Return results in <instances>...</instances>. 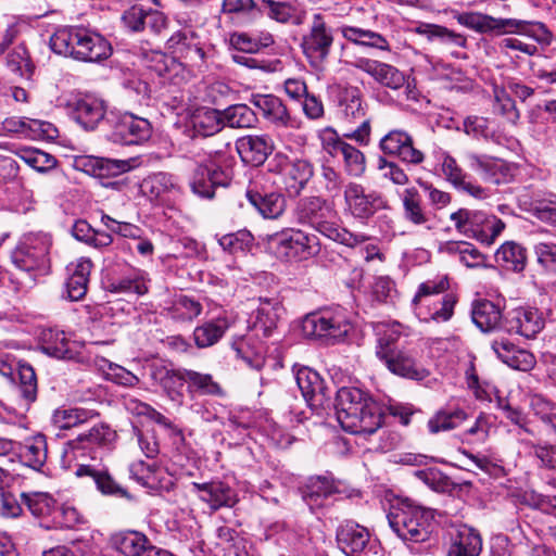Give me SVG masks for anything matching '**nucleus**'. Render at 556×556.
Returning <instances> with one entry per match:
<instances>
[{"mask_svg": "<svg viewBox=\"0 0 556 556\" xmlns=\"http://www.w3.org/2000/svg\"><path fill=\"white\" fill-rule=\"evenodd\" d=\"M298 223L307 225L320 235L344 244L354 247L366 240L363 235H354L340 227L337 211L320 197H305L298 201L294 208Z\"/></svg>", "mask_w": 556, "mask_h": 556, "instance_id": "f257e3e1", "label": "nucleus"}, {"mask_svg": "<svg viewBox=\"0 0 556 556\" xmlns=\"http://www.w3.org/2000/svg\"><path fill=\"white\" fill-rule=\"evenodd\" d=\"M50 48L60 55L90 63L112 54V46L102 35L83 27L59 28L50 37Z\"/></svg>", "mask_w": 556, "mask_h": 556, "instance_id": "f03ea898", "label": "nucleus"}, {"mask_svg": "<svg viewBox=\"0 0 556 556\" xmlns=\"http://www.w3.org/2000/svg\"><path fill=\"white\" fill-rule=\"evenodd\" d=\"M454 17L460 25L479 34L493 36L515 34L530 37L538 42L547 41L551 35L546 26L536 21L494 17L481 12H462Z\"/></svg>", "mask_w": 556, "mask_h": 556, "instance_id": "7ed1b4c3", "label": "nucleus"}, {"mask_svg": "<svg viewBox=\"0 0 556 556\" xmlns=\"http://www.w3.org/2000/svg\"><path fill=\"white\" fill-rule=\"evenodd\" d=\"M338 114L343 124L350 129L343 132V137L357 142L359 146H368L371 134V118L368 115L369 105L363 91L355 86H346L339 90L337 96Z\"/></svg>", "mask_w": 556, "mask_h": 556, "instance_id": "20e7f679", "label": "nucleus"}, {"mask_svg": "<svg viewBox=\"0 0 556 556\" xmlns=\"http://www.w3.org/2000/svg\"><path fill=\"white\" fill-rule=\"evenodd\" d=\"M387 518L393 532L405 542H426L434 529L432 511L409 500L392 505Z\"/></svg>", "mask_w": 556, "mask_h": 556, "instance_id": "39448f33", "label": "nucleus"}, {"mask_svg": "<svg viewBox=\"0 0 556 556\" xmlns=\"http://www.w3.org/2000/svg\"><path fill=\"white\" fill-rule=\"evenodd\" d=\"M235 159L222 151L199 164L192 175L190 187L193 193L203 199H213L215 190L228 187L233 177Z\"/></svg>", "mask_w": 556, "mask_h": 556, "instance_id": "423d86ee", "label": "nucleus"}, {"mask_svg": "<svg viewBox=\"0 0 556 556\" xmlns=\"http://www.w3.org/2000/svg\"><path fill=\"white\" fill-rule=\"evenodd\" d=\"M267 245L278 260L290 263L307 261L320 251L315 236L293 228L268 235Z\"/></svg>", "mask_w": 556, "mask_h": 556, "instance_id": "0eeeda50", "label": "nucleus"}, {"mask_svg": "<svg viewBox=\"0 0 556 556\" xmlns=\"http://www.w3.org/2000/svg\"><path fill=\"white\" fill-rule=\"evenodd\" d=\"M50 237L45 233H29L23 237L12 252L14 266L34 282L37 273H45L49 265Z\"/></svg>", "mask_w": 556, "mask_h": 556, "instance_id": "6e6552de", "label": "nucleus"}, {"mask_svg": "<svg viewBox=\"0 0 556 556\" xmlns=\"http://www.w3.org/2000/svg\"><path fill=\"white\" fill-rule=\"evenodd\" d=\"M333 42V29L323 14L315 13L300 43L302 52L312 67L316 70L324 68Z\"/></svg>", "mask_w": 556, "mask_h": 556, "instance_id": "1a4fd4ad", "label": "nucleus"}, {"mask_svg": "<svg viewBox=\"0 0 556 556\" xmlns=\"http://www.w3.org/2000/svg\"><path fill=\"white\" fill-rule=\"evenodd\" d=\"M268 169L282 176L285 189L293 198L301 194L314 176V166L308 160H290L281 152L276 153L269 161Z\"/></svg>", "mask_w": 556, "mask_h": 556, "instance_id": "9d476101", "label": "nucleus"}, {"mask_svg": "<svg viewBox=\"0 0 556 556\" xmlns=\"http://www.w3.org/2000/svg\"><path fill=\"white\" fill-rule=\"evenodd\" d=\"M350 329L351 325L345 316L332 311L308 314L302 321V332L306 338L325 339L331 342L344 338Z\"/></svg>", "mask_w": 556, "mask_h": 556, "instance_id": "9b49d317", "label": "nucleus"}, {"mask_svg": "<svg viewBox=\"0 0 556 556\" xmlns=\"http://www.w3.org/2000/svg\"><path fill=\"white\" fill-rule=\"evenodd\" d=\"M106 122L112 125L110 140L119 144H139L151 137L152 127L148 119L130 113H111Z\"/></svg>", "mask_w": 556, "mask_h": 556, "instance_id": "f8f14e48", "label": "nucleus"}, {"mask_svg": "<svg viewBox=\"0 0 556 556\" xmlns=\"http://www.w3.org/2000/svg\"><path fill=\"white\" fill-rule=\"evenodd\" d=\"M380 362L393 375L405 379L421 381L430 375L421 363V353L409 345H402Z\"/></svg>", "mask_w": 556, "mask_h": 556, "instance_id": "ddd939ff", "label": "nucleus"}, {"mask_svg": "<svg viewBox=\"0 0 556 556\" xmlns=\"http://www.w3.org/2000/svg\"><path fill=\"white\" fill-rule=\"evenodd\" d=\"M379 149L389 156H394L403 163L419 165L425 161V154L415 148L412 135L403 129H392L379 141Z\"/></svg>", "mask_w": 556, "mask_h": 556, "instance_id": "4468645a", "label": "nucleus"}, {"mask_svg": "<svg viewBox=\"0 0 556 556\" xmlns=\"http://www.w3.org/2000/svg\"><path fill=\"white\" fill-rule=\"evenodd\" d=\"M72 118L86 130H93L106 121L105 102L92 96L74 97L66 102Z\"/></svg>", "mask_w": 556, "mask_h": 556, "instance_id": "2eb2a0df", "label": "nucleus"}, {"mask_svg": "<svg viewBox=\"0 0 556 556\" xmlns=\"http://www.w3.org/2000/svg\"><path fill=\"white\" fill-rule=\"evenodd\" d=\"M344 199L352 215L367 219L387 207V200L378 192L365 193L362 185L351 182L345 187Z\"/></svg>", "mask_w": 556, "mask_h": 556, "instance_id": "dca6fc26", "label": "nucleus"}, {"mask_svg": "<svg viewBox=\"0 0 556 556\" xmlns=\"http://www.w3.org/2000/svg\"><path fill=\"white\" fill-rule=\"evenodd\" d=\"M544 328V318L535 308L517 307L509 311L503 320V331L516 333L527 339L535 336Z\"/></svg>", "mask_w": 556, "mask_h": 556, "instance_id": "f3484780", "label": "nucleus"}, {"mask_svg": "<svg viewBox=\"0 0 556 556\" xmlns=\"http://www.w3.org/2000/svg\"><path fill=\"white\" fill-rule=\"evenodd\" d=\"M370 395L355 387H343L336 394V415L342 428H355L359 420L356 417L357 407Z\"/></svg>", "mask_w": 556, "mask_h": 556, "instance_id": "a211bd4d", "label": "nucleus"}, {"mask_svg": "<svg viewBox=\"0 0 556 556\" xmlns=\"http://www.w3.org/2000/svg\"><path fill=\"white\" fill-rule=\"evenodd\" d=\"M283 306L277 298H260L258 306L251 316V329L256 336L268 338L277 328L283 313Z\"/></svg>", "mask_w": 556, "mask_h": 556, "instance_id": "6ab92c4d", "label": "nucleus"}, {"mask_svg": "<svg viewBox=\"0 0 556 556\" xmlns=\"http://www.w3.org/2000/svg\"><path fill=\"white\" fill-rule=\"evenodd\" d=\"M250 103L260 110L263 117L277 128H293L296 121L290 115L282 100L274 94H252Z\"/></svg>", "mask_w": 556, "mask_h": 556, "instance_id": "aec40b11", "label": "nucleus"}, {"mask_svg": "<svg viewBox=\"0 0 556 556\" xmlns=\"http://www.w3.org/2000/svg\"><path fill=\"white\" fill-rule=\"evenodd\" d=\"M75 475L78 478L92 480L102 495L125 498L129 502L135 500L134 495L118 483L106 469H99L91 465H79Z\"/></svg>", "mask_w": 556, "mask_h": 556, "instance_id": "412c9836", "label": "nucleus"}, {"mask_svg": "<svg viewBox=\"0 0 556 556\" xmlns=\"http://www.w3.org/2000/svg\"><path fill=\"white\" fill-rule=\"evenodd\" d=\"M241 160L252 166H261L274 151V141L268 135H248L236 143Z\"/></svg>", "mask_w": 556, "mask_h": 556, "instance_id": "4be33fe9", "label": "nucleus"}, {"mask_svg": "<svg viewBox=\"0 0 556 556\" xmlns=\"http://www.w3.org/2000/svg\"><path fill=\"white\" fill-rule=\"evenodd\" d=\"M295 381L311 407H324L330 400L326 393L324 381L317 371L308 367H302L295 372Z\"/></svg>", "mask_w": 556, "mask_h": 556, "instance_id": "5701e85b", "label": "nucleus"}, {"mask_svg": "<svg viewBox=\"0 0 556 556\" xmlns=\"http://www.w3.org/2000/svg\"><path fill=\"white\" fill-rule=\"evenodd\" d=\"M491 348L497 357L513 369L529 371L536 364V359L531 352L518 348L508 339H496L492 341Z\"/></svg>", "mask_w": 556, "mask_h": 556, "instance_id": "b1692460", "label": "nucleus"}, {"mask_svg": "<svg viewBox=\"0 0 556 556\" xmlns=\"http://www.w3.org/2000/svg\"><path fill=\"white\" fill-rule=\"evenodd\" d=\"M482 551V539L478 531L460 526L450 534L445 556H479Z\"/></svg>", "mask_w": 556, "mask_h": 556, "instance_id": "393cba45", "label": "nucleus"}, {"mask_svg": "<svg viewBox=\"0 0 556 556\" xmlns=\"http://www.w3.org/2000/svg\"><path fill=\"white\" fill-rule=\"evenodd\" d=\"M299 491L302 500L313 510L321 507L326 498L339 493V488L336 480L330 476H314L309 477Z\"/></svg>", "mask_w": 556, "mask_h": 556, "instance_id": "a878e982", "label": "nucleus"}, {"mask_svg": "<svg viewBox=\"0 0 556 556\" xmlns=\"http://www.w3.org/2000/svg\"><path fill=\"white\" fill-rule=\"evenodd\" d=\"M336 539L339 548L351 556L364 551L369 541V532L365 527L346 520L338 527Z\"/></svg>", "mask_w": 556, "mask_h": 556, "instance_id": "bb28decb", "label": "nucleus"}, {"mask_svg": "<svg viewBox=\"0 0 556 556\" xmlns=\"http://www.w3.org/2000/svg\"><path fill=\"white\" fill-rule=\"evenodd\" d=\"M193 488L200 493V500L207 503L213 510L232 507L238 501L235 490L222 481L194 482Z\"/></svg>", "mask_w": 556, "mask_h": 556, "instance_id": "cd10ccee", "label": "nucleus"}, {"mask_svg": "<svg viewBox=\"0 0 556 556\" xmlns=\"http://www.w3.org/2000/svg\"><path fill=\"white\" fill-rule=\"evenodd\" d=\"M247 199L253 207L264 217L276 219L286 208V199L278 191H260L256 187L247 190Z\"/></svg>", "mask_w": 556, "mask_h": 556, "instance_id": "c85d7f7f", "label": "nucleus"}, {"mask_svg": "<svg viewBox=\"0 0 556 556\" xmlns=\"http://www.w3.org/2000/svg\"><path fill=\"white\" fill-rule=\"evenodd\" d=\"M442 173L445 179L457 190L464 191L476 199H484L488 193L481 186L473 184L470 176L463 170L456 160L451 155H445L442 161Z\"/></svg>", "mask_w": 556, "mask_h": 556, "instance_id": "c756f323", "label": "nucleus"}, {"mask_svg": "<svg viewBox=\"0 0 556 556\" xmlns=\"http://www.w3.org/2000/svg\"><path fill=\"white\" fill-rule=\"evenodd\" d=\"M490 217L480 211L468 208H459L450 216L457 231L480 242L481 239L486 238L484 226L489 223Z\"/></svg>", "mask_w": 556, "mask_h": 556, "instance_id": "7c9ffc66", "label": "nucleus"}, {"mask_svg": "<svg viewBox=\"0 0 556 556\" xmlns=\"http://www.w3.org/2000/svg\"><path fill=\"white\" fill-rule=\"evenodd\" d=\"M110 543L123 556H144L152 544L144 533L136 530L118 531L112 534Z\"/></svg>", "mask_w": 556, "mask_h": 556, "instance_id": "2f4dec72", "label": "nucleus"}, {"mask_svg": "<svg viewBox=\"0 0 556 556\" xmlns=\"http://www.w3.org/2000/svg\"><path fill=\"white\" fill-rule=\"evenodd\" d=\"M356 417L359 420L355 428H343L351 433L372 434L382 425L383 412L382 407L371 396L367 397L356 410Z\"/></svg>", "mask_w": 556, "mask_h": 556, "instance_id": "473e14b6", "label": "nucleus"}, {"mask_svg": "<svg viewBox=\"0 0 556 556\" xmlns=\"http://www.w3.org/2000/svg\"><path fill=\"white\" fill-rule=\"evenodd\" d=\"M167 47L178 58L191 63L202 62L205 56L203 48L197 41V35L190 30L174 33L167 40Z\"/></svg>", "mask_w": 556, "mask_h": 556, "instance_id": "72a5a7b5", "label": "nucleus"}, {"mask_svg": "<svg viewBox=\"0 0 556 556\" xmlns=\"http://www.w3.org/2000/svg\"><path fill=\"white\" fill-rule=\"evenodd\" d=\"M193 137H210L219 132L225 126L222 111L212 108H199L191 117Z\"/></svg>", "mask_w": 556, "mask_h": 556, "instance_id": "f704fd0d", "label": "nucleus"}, {"mask_svg": "<svg viewBox=\"0 0 556 556\" xmlns=\"http://www.w3.org/2000/svg\"><path fill=\"white\" fill-rule=\"evenodd\" d=\"M475 325L483 332L503 331V320L500 306L489 300L477 302L471 311Z\"/></svg>", "mask_w": 556, "mask_h": 556, "instance_id": "c9c22d12", "label": "nucleus"}, {"mask_svg": "<svg viewBox=\"0 0 556 556\" xmlns=\"http://www.w3.org/2000/svg\"><path fill=\"white\" fill-rule=\"evenodd\" d=\"M17 455L25 466L39 470L47 460V440L43 434H36L25 440L24 443H17Z\"/></svg>", "mask_w": 556, "mask_h": 556, "instance_id": "e433bc0d", "label": "nucleus"}, {"mask_svg": "<svg viewBox=\"0 0 556 556\" xmlns=\"http://www.w3.org/2000/svg\"><path fill=\"white\" fill-rule=\"evenodd\" d=\"M185 369H169L165 366H154L151 371V377L155 380L164 390L166 395L175 402L182 401L181 388L185 380Z\"/></svg>", "mask_w": 556, "mask_h": 556, "instance_id": "4c0bfd02", "label": "nucleus"}, {"mask_svg": "<svg viewBox=\"0 0 556 556\" xmlns=\"http://www.w3.org/2000/svg\"><path fill=\"white\" fill-rule=\"evenodd\" d=\"M467 419L468 414L465 409L458 406H445L434 413L428 420L427 427L430 433L435 434L458 428Z\"/></svg>", "mask_w": 556, "mask_h": 556, "instance_id": "58836bf2", "label": "nucleus"}, {"mask_svg": "<svg viewBox=\"0 0 556 556\" xmlns=\"http://www.w3.org/2000/svg\"><path fill=\"white\" fill-rule=\"evenodd\" d=\"M341 34L345 40L356 46L378 49L381 51H390L391 49L388 39L371 29L356 26H343L341 28Z\"/></svg>", "mask_w": 556, "mask_h": 556, "instance_id": "ea45409f", "label": "nucleus"}, {"mask_svg": "<svg viewBox=\"0 0 556 556\" xmlns=\"http://www.w3.org/2000/svg\"><path fill=\"white\" fill-rule=\"evenodd\" d=\"M141 191L150 199L164 200L166 195L179 192V187L173 175L161 172L143 179Z\"/></svg>", "mask_w": 556, "mask_h": 556, "instance_id": "a19ab883", "label": "nucleus"}, {"mask_svg": "<svg viewBox=\"0 0 556 556\" xmlns=\"http://www.w3.org/2000/svg\"><path fill=\"white\" fill-rule=\"evenodd\" d=\"M495 262L508 270L522 271L527 264V250L519 243L507 241L495 252Z\"/></svg>", "mask_w": 556, "mask_h": 556, "instance_id": "79ce46f5", "label": "nucleus"}, {"mask_svg": "<svg viewBox=\"0 0 556 556\" xmlns=\"http://www.w3.org/2000/svg\"><path fill=\"white\" fill-rule=\"evenodd\" d=\"M92 263L88 258H80L75 264L72 275L66 281L67 298L72 301L81 300L86 293Z\"/></svg>", "mask_w": 556, "mask_h": 556, "instance_id": "37998d69", "label": "nucleus"}, {"mask_svg": "<svg viewBox=\"0 0 556 556\" xmlns=\"http://www.w3.org/2000/svg\"><path fill=\"white\" fill-rule=\"evenodd\" d=\"M73 237L94 249L102 250L113 243L111 233L94 229L88 222L84 219L76 220L72 227Z\"/></svg>", "mask_w": 556, "mask_h": 556, "instance_id": "c03bdc74", "label": "nucleus"}, {"mask_svg": "<svg viewBox=\"0 0 556 556\" xmlns=\"http://www.w3.org/2000/svg\"><path fill=\"white\" fill-rule=\"evenodd\" d=\"M416 33L425 36L431 42H438L450 47L464 48L467 43V39L464 35L437 24H420L416 27Z\"/></svg>", "mask_w": 556, "mask_h": 556, "instance_id": "a18cd8bd", "label": "nucleus"}, {"mask_svg": "<svg viewBox=\"0 0 556 556\" xmlns=\"http://www.w3.org/2000/svg\"><path fill=\"white\" fill-rule=\"evenodd\" d=\"M229 328L226 318H215L198 326L193 331V340L199 349L210 348L216 344Z\"/></svg>", "mask_w": 556, "mask_h": 556, "instance_id": "49530a36", "label": "nucleus"}, {"mask_svg": "<svg viewBox=\"0 0 556 556\" xmlns=\"http://www.w3.org/2000/svg\"><path fill=\"white\" fill-rule=\"evenodd\" d=\"M41 350L55 358L70 359L74 356L71 343L64 331L47 329L41 333Z\"/></svg>", "mask_w": 556, "mask_h": 556, "instance_id": "de8ad7c7", "label": "nucleus"}, {"mask_svg": "<svg viewBox=\"0 0 556 556\" xmlns=\"http://www.w3.org/2000/svg\"><path fill=\"white\" fill-rule=\"evenodd\" d=\"M467 159L470 168L479 173L485 180L498 182L500 177L503 176L507 169L503 160L489 155L469 153Z\"/></svg>", "mask_w": 556, "mask_h": 556, "instance_id": "09e8293b", "label": "nucleus"}, {"mask_svg": "<svg viewBox=\"0 0 556 556\" xmlns=\"http://www.w3.org/2000/svg\"><path fill=\"white\" fill-rule=\"evenodd\" d=\"M185 380L189 393L208 396H223L224 390L210 374L185 369Z\"/></svg>", "mask_w": 556, "mask_h": 556, "instance_id": "8fccbe9b", "label": "nucleus"}, {"mask_svg": "<svg viewBox=\"0 0 556 556\" xmlns=\"http://www.w3.org/2000/svg\"><path fill=\"white\" fill-rule=\"evenodd\" d=\"M4 127L10 131L30 132L31 136L42 139H55L58 137V129L49 122L40 119H5Z\"/></svg>", "mask_w": 556, "mask_h": 556, "instance_id": "3c124183", "label": "nucleus"}, {"mask_svg": "<svg viewBox=\"0 0 556 556\" xmlns=\"http://www.w3.org/2000/svg\"><path fill=\"white\" fill-rule=\"evenodd\" d=\"M403 334V326L400 323H392L377 327L376 356L380 359L400 349L399 341Z\"/></svg>", "mask_w": 556, "mask_h": 556, "instance_id": "603ef678", "label": "nucleus"}, {"mask_svg": "<svg viewBox=\"0 0 556 556\" xmlns=\"http://www.w3.org/2000/svg\"><path fill=\"white\" fill-rule=\"evenodd\" d=\"M84 166L89 167L92 175L99 177L118 176L131 169L130 160H114L106 157H87Z\"/></svg>", "mask_w": 556, "mask_h": 556, "instance_id": "864d4df0", "label": "nucleus"}, {"mask_svg": "<svg viewBox=\"0 0 556 556\" xmlns=\"http://www.w3.org/2000/svg\"><path fill=\"white\" fill-rule=\"evenodd\" d=\"M403 216L404 218L416 225L421 226L430 220L429 215L422 207L420 194L416 188H407L402 195Z\"/></svg>", "mask_w": 556, "mask_h": 556, "instance_id": "5fc2aeb1", "label": "nucleus"}, {"mask_svg": "<svg viewBox=\"0 0 556 556\" xmlns=\"http://www.w3.org/2000/svg\"><path fill=\"white\" fill-rule=\"evenodd\" d=\"M115 433L104 424L93 426L88 431L78 434L75 439L68 441V445L75 448H86L93 445H105L111 442Z\"/></svg>", "mask_w": 556, "mask_h": 556, "instance_id": "6e6d98bb", "label": "nucleus"}, {"mask_svg": "<svg viewBox=\"0 0 556 556\" xmlns=\"http://www.w3.org/2000/svg\"><path fill=\"white\" fill-rule=\"evenodd\" d=\"M224 126L231 128H251L257 123L255 112L247 104L238 103L222 111Z\"/></svg>", "mask_w": 556, "mask_h": 556, "instance_id": "4d7b16f0", "label": "nucleus"}, {"mask_svg": "<svg viewBox=\"0 0 556 556\" xmlns=\"http://www.w3.org/2000/svg\"><path fill=\"white\" fill-rule=\"evenodd\" d=\"M98 416L99 413L94 409L73 407L55 410L53 420L60 429H71L88 422Z\"/></svg>", "mask_w": 556, "mask_h": 556, "instance_id": "13d9d810", "label": "nucleus"}, {"mask_svg": "<svg viewBox=\"0 0 556 556\" xmlns=\"http://www.w3.org/2000/svg\"><path fill=\"white\" fill-rule=\"evenodd\" d=\"M8 67L23 78L29 79L34 73L35 65L24 45L15 47L7 56Z\"/></svg>", "mask_w": 556, "mask_h": 556, "instance_id": "bf43d9fd", "label": "nucleus"}, {"mask_svg": "<svg viewBox=\"0 0 556 556\" xmlns=\"http://www.w3.org/2000/svg\"><path fill=\"white\" fill-rule=\"evenodd\" d=\"M201 312V303L187 295H179L170 307L172 317L180 321H190L198 317Z\"/></svg>", "mask_w": 556, "mask_h": 556, "instance_id": "052dcab7", "label": "nucleus"}, {"mask_svg": "<svg viewBox=\"0 0 556 556\" xmlns=\"http://www.w3.org/2000/svg\"><path fill=\"white\" fill-rule=\"evenodd\" d=\"M20 497L23 504L35 517L48 516L51 513L54 500L47 493H21Z\"/></svg>", "mask_w": 556, "mask_h": 556, "instance_id": "680f3d73", "label": "nucleus"}, {"mask_svg": "<svg viewBox=\"0 0 556 556\" xmlns=\"http://www.w3.org/2000/svg\"><path fill=\"white\" fill-rule=\"evenodd\" d=\"M218 242L224 251L235 254L237 252L250 250L253 245L254 237L249 230L242 229L237 232L223 236Z\"/></svg>", "mask_w": 556, "mask_h": 556, "instance_id": "e2e57ef3", "label": "nucleus"}, {"mask_svg": "<svg viewBox=\"0 0 556 556\" xmlns=\"http://www.w3.org/2000/svg\"><path fill=\"white\" fill-rule=\"evenodd\" d=\"M455 304V295L452 293H446L441 298L432 301L431 303H427V305L431 307L429 309V317L424 318L431 319L437 323L447 321L453 316Z\"/></svg>", "mask_w": 556, "mask_h": 556, "instance_id": "0e129e2a", "label": "nucleus"}, {"mask_svg": "<svg viewBox=\"0 0 556 556\" xmlns=\"http://www.w3.org/2000/svg\"><path fill=\"white\" fill-rule=\"evenodd\" d=\"M18 390L24 400L31 403L37 397V377L34 368L26 363L18 364Z\"/></svg>", "mask_w": 556, "mask_h": 556, "instance_id": "69168bd1", "label": "nucleus"}, {"mask_svg": "<svg viewBox=\"0 0 556 556\" xmlns=\"http://www.w3.org/2000/svg\"><path fill=\"white\" fill-rule=\"evenodd\" d=\"M345 172L354 177H359L366 169V160L362 151L346 143L341 153Z\"/></svg>", "mask_w": 556, "mask_h": 556, "instance_id": "338daca9", "label": "nucleus"}, {"mask_svg": "<svg viewBox=\"0 0 556 556\" xmlns=\"http://www.w3.org/2000/svg\"><path fill=\"white\" fill-rule=\"evenodd\" d=\"M463 129L466 135L476 139L489 140L494 136V130L490 126V119L483 116L469 115L465 117Z\"/></svg>", "mask_w": 556, "mask_h": 556, "instance_id": "774afa93", "label": "nucleus"}]
</instances>
